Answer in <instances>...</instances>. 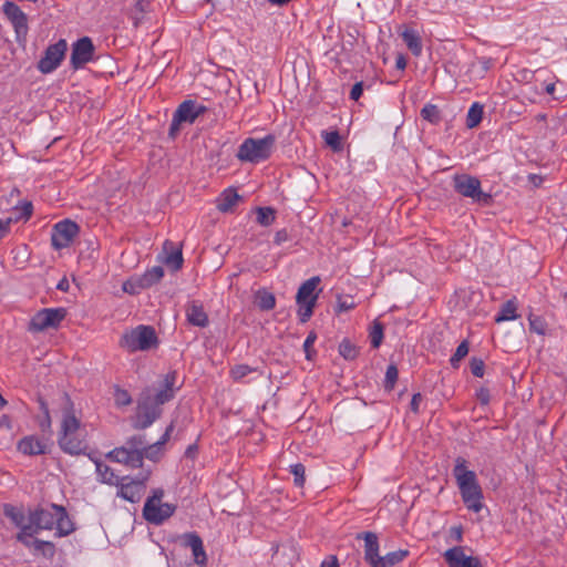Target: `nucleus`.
Wrapping results in <instances>:
<instances>
[{
    "label": "nucleus",
    "mask_w": 567,
    "mask_h": 567,
    "mask_svg": "<svg viewBox=\"0 0 567 567\" xmlns=\"http://www.w3.org/2000/svg\"><path fill=\"white\" fill-rule=\"evenodd\" d=\"M484 362L481 359L472 358L471 359V372L473 375L477 378H482L484 375Z\"/></svg>",
    "instance_id": "09e8293b"
},
{
    "label": "nucleus",
    "mask_w": 567,
    "mask_h": 567,
    "mask_svg": "<svg viewBox=\"0 0 567 567\" xmlns=\"http://www.w3.org/2000/svg\"><path fill=\"white\" fill-rule=\"evenodd\" d=\"M362 92H363V83L357 82L350 91V99L353 101H358L360 99V96L362 95Z\"/></svg>",
    "instance_id": "3c124183"
},
{
    "label": "nucleus",
    "mask_w": 567,
    "mask_h": 567,
    "mask_svg": "<svg viewBox=\"0 0 567 567\" xmlns=\"http://www.w3.org/2000/svg\"><path fill=\"white\" fill-rule=\"evenodd\" d=\"M157 344V336L153 327L140 324L123 333L120 347L128 352L147 351Z\"/></svg>",
    "instance_id": "39448f33"
},
{
    "label": "nucleus",
    "mask_w": 567,
    "mask_h": 567,
    "mask_svg": "<svg viewBox=\"0 0 567 567\" xmlns=\"http://www.w3.org/2000/svg\"><path fill=\"white\" fill-rule=\"evenodd\" d=\"M401 37L412 54L420 56L422 53V41L419 32L413 29H406L402 32Z\"/></svg>",
    "instance_id": "393cba45"
},
{
    "label": "nucleus",
    "mask_w": 567,
    "mask_h": 567,
    "mask_svg": "<svg viewBox=\"0 0 567 567\" xmlns=\"http://www.w3.org/2000/svg\"><path fill=\"white\" fill-rule=\"evenodd\" d=\"M290 473L293 475V482H295V485L298 486V487H302L303 484H305V473H306V467L303 464L301 463H297V464H293L290 466Z\"/></svg>",
    "instance_id": "a18cd8bd"
},
{
    "label": "nucleus",
    "mask_w": 567,
    "mask_h": 567,
    "mask_svg": "<svg viewBox=\"0 0 567 567\" xmlns=\"http://www.w3.org/2000/svg\"><path fill=\"white\" fill-rule=\"evenodd\" d=\"M81 426L80 420L75 416L73 406L70 403V406L63 410L62 421H61V430L59 433L58 443L61 450L71 455L80 454V443L69 441L68 436L72 433H78Z\"/></svg>",
    "instance_id": "1a4fd4ad"
},
{
    "label": "nucleus",
    "mask_w": 567,
    "mask_h": 567,
    "mask_svg": "<svg viewBox=\"0 0 567 567\" xmlns=\"http://www.w3.org/2000/svg\"><path fill=\"white\" fill-rule=\"evenodd\" d=\"M175 383L176 372L172 371L165 375L161 389L155 390L147 386L141 392L133 421L134 429L144 430L151 426L161 416V405L175 396Z\"/></svg>",
    "instance_id": "f257e3e1"
},
{
    "label": "nucleus",
    "mask_w": 567,
    "mask_h": 567,
    "mask_svg": "<svg viewBox=\"0 0 567 567\" xmlns=\"http://www.w3.org/2000/svg\"><path fill=\"white\" fill-rule=\"evenodd\" d=\"M68 440L69 441H75V442H79L80 443V454L85 450L86 445H85V441L80 437L79 435V432L78 433H72L70 436H68Z\"/></svg>",
    "instance_id": "13d9d810"
},
{
    "label": "nucleus",
    "mask_w": 567,
    "mask_h": 567,
    "mask_svg": "<svg viewBox=\"0 0 567 567\" xmlns=\"http://www.w3.org/2000/svg\"><path fill=\"white\" fill-rule=\"evenodd\" d=\"M183 545L192 549L194 561L198 566H205L207 555L204 549L203 540L197 533H185L182 535Z\"/></svg>",
    "instance_id": "6ab92c4d"
},
{
    "label": "nucleus",
    "mask_w": 567,
    "mask_h": 567,
    "mask_svg": "<svg viewBox=\"0 0 567 567\" xmlns=\"http://www.w3.org/2000/svg\"><path fill=\"white\" fill-rule=\"evenodd\" d=\"M186 318L195 327L205 328L208 324V316L197 301H193L186 307Z\"/></svg>",
    "instance_id": "b1692460"
},
{
    "label": "nucleus",
    "mask_w": 567,
    "mask_h": 567,
    "mask_svg": "<svg viewBox=\"0 0 567 567\" xmlns=\"http://www.w3.org/2000/svg\"><path fill=\"white\" fill-rule=\"evenodd\" d=\"M451 532L457 542H460L462 539V528L461 527H452Z\"/></svg>",
    "instance_id": "69168bd1"
},
{
    "label": "nucleus",
    "mask_w": 567,
    "mask_h": 567,
    "mask_svg": "<svg viewBox=\"0 0 567 567\" xmlns=\"http://www.w3.org/2000/svg\"><path fill=\"white\" fill-rule=\"evenodd\" d=\"M316 339H317L316 333H315V332H310V333L307 336V338H306V340H305V342H303V350H305V352H306V358H307L308 360H311V351H310V349H311V347L313 346V343H315Z\"/></svg>",
    "instance_id": "8fccbe9b"
},
{
    "label": "nucleus",
    "mask_w": 567,
    "mask_h": 567,
    "mask_svg": "<svg viewBox=\"0 0 567 567\" xmlns=\"http://www.w3.org/2000/svg\"><path fill=\"white\" fill-rule=\"evenodd\" d=\"M32 213H33V205L31 202H28V200L20 202L14 207V213H13L14 216L11 217L12 221H18L20 219L28 220L32 216Z\"/></svg>",
    "instance_id": "c9c22d12"
},
{
    "label": "nucleus",
    "mask_w": 567,
    "mask_h": 567,
    "mask_svg": "<svg viewBox=\"0 0 567 567\" xmlns=\"http://www.w3.org/2000/svg\"><path fill=\"white\" fill-rule=\"evenodd\" d=\"M449 567H482L477 557L466 556L463 547L455 546L444 553Z\"/></svg>",
    "instance_id": "a211bd4d"
},
{
    "label": "nucleus",
    "mask_w": 567,
    "mask_h": 567,
    "mask_svg": "<svg viewBox=\"0 0 567 567\" xmlns=\"http://www.w3.org/2000/svg\"><path fill=\"white\" fill-rule=\"evenodd\" d=\"M11 427H12V425H11L10 417L8 415H2L0 417V429L11 430Z\"/></svg>",
    "instance_id": "e2e57ef3"
},
{
    "label": "nucleus",
    "mask_w": 567,
    "mask_h": 567,
    "mask_svg": "<svg viewBox=\"0 0 567 567\" xmlns=\"http://www.w3.org/2000/svg\"><path fill=\"white\" fill-rule=\"evenodd\" d=\"M395 66L398 70H401V71H403L406 68V60L403 54L396 55Z\"/></svg>",
    "instance_id": "052dcab7"
},
{
    "label": "nucleus",
    "mask_w": 567,
    "mask_h": 567,
    "mask_svg": "<svg viewBox=\"0 0 567 567\" xmlns=\"http://www.w3.org/2000/svg\"><path fill=\"white\" fill-rule=\"evenodd\" d=\"M545 91L547 94H553L555 92V84L554 83L547 84L545 87Z\"/></svg>",
    "instance_id": "774afa93"
},
{
    "label": "nucleus",
    "mask_w": 567,
    "mask_h": 567,
    "mask_svg": "<svg viewBox=\"0 0 567 567\" xmlns=\"http://www.w3.org/2000/svg\"><path fill=\"white\" fill-rule=\"evenodd\" d=\"M468 349H470L468 348V342L466 340L462 341L457 346L454 354L450 359L451 365L453 368H457L458 367V362L467 355Z\"/></svg>",
    "instance_id": "c03bdc74"
},
{
    "label": "nucleus",
    "mask_w": 567,
    "mask_h": 567,
    "mask_svg": "<svg viewBox=\"0 0 567 567\" xmlns=\"http://www.w3.org/2000/svg\"><path fill=\"white\" fill-rule=\"evenodd\" d=\"M123 290L128 292V293H135V290H134V288H133L131 282H124Z\"/></svg>",
    "instance_id": "338daca9"
},
{
    "label": "nucleus",
    "mask_w": 567,
    "mask_h": 567,
    "mask_svg": "<svg viewBox=\"0 0 567 567\" xmlns=\"http://www.w3.org/2000/svg\"><path fill=\"white\" fill-rule=\"evenodd\" d=\"M399 370L394 363L388 365L384 378V389L386 391H392L398 381Z\"/></svg>",
    "instance_id": "ea45409f"
},
{
    "label": "nucleus",
    "mask_w": 567,
    "mask_h": 567,
    "mask_svg": "<svg viewBox=\"0 0 567 567\" xmlns=\"http://www.w3.org/2000/svg\"><path fill=\"white\" fill-rule=\"evenodd\" d=\"M275 209L271 207H259L257 209V221L262 226H269L275 220Z\"/></svg>",
    "instance_id": "a19ab883"
},
{
    "label": "nucleus",
    "mask_w": 567,
    "mask_h": 567,
    "mask_svg": "<svg viewBox=\"0 0 567 567\" xmlns=\"http://www.w3.org/2000/svg\"><path fill=\"white\" fill-rule=\"evenodd\" d=\"M4 515L8 517L20 530L28 527L29 516L27 517L23 509L12 505L4 506Z\"/></svg>",
    "instance_id": "a878e982"
},
{
    "label": "nucleus",
    "mask_w": 567,
    "mask_h": 567,
    "mask_svg": "<svg viewBox=\"0 0 567 567\" xmlns=\"http://www.w3.org/2000/svg\"><path fill=\"white\" fill-rule=\"evenodd\" d=\"M353 306H354V303H353L352 301H351V302H348L347 300H344V301H341V300H340V301L338 302V309H339V311H348V310L352 309V308H353Z\"/></svg>",
    "instance_id": "680f3d73"
},
{
    "label": "nucleus",
    "mask_w": 567,
    "mask_h": 567,
    "mask_svg": "<svg viewBox=\"0 0 567 567\" xmlns=\"http://www.w3.org/2000/svg\"><path fill=\"white\" fill-rule=\"evenodd\" d=\"M94 44L89 37H83L75 41L72 45L70 64L74 70L83 68L86 63L92 61L94 55Z\"/></svg>",
    "instance_id": "4468645a"
},
{
    "label": "nucleus",
    "mask_w": 567,
    "mask_h": 567,
    "mask_svg": "<svg viewBox=\"0 0 567 567\" xmlns=\"http://www.w3.org/2000/svg\"><path fill=\"white\" fill-rule=\"evenodd\" d=\"M206 107L197 104L195 101L186 100L179 104L174 112L173 120L169 126V135L175 136L182 123H194L195 120L205 113Z\"/></svg>",
    "instance_id": "9b49d317"
},
{
    "label": "nucleus",
    "mask_w": 567,
    "mask_h": 567,
    "mask_svg": "<svg viewBox=\"0 0 567 567\" xmlns=\"http://www.w3.org/2000/svg\"><path fill=\"white\" fill-rule=\"evenodd\" d=\"M466 464L467 462L465 458L457 457L453 468V475L456 480L462 501L466 508L471 512L478 513L484 506L483 491L475 472L467 470Z\"/></svg>",
    "instance_id": "7ed1b4c3"
},
{
    "label": "nucleus",
    "mask_w": 567,
    "mask_h": 567,
    "mask_svg": "<svg viewBox=\"0 0 567 567\" xmlns=\"http://www.w3.org/2000/svg\"><path fill=\"white\" fill-rule=\"evenodd\" d=\"M255 369L249 367L248 364H237L230 370V377L235 381H240L245 377H247L249 373L254 372Z\"/></svg>",
    "instance_id": "49530a36"
},
{
    "label": "nucleus",
    "mask_w": 567,
    "mask_h": 567,
    "mask_svg": "<svg viewBox=\"0 0 567 567\" xmlns=\"http://www.w3.org/2000/svg\"><path fill=\"white\" fill-rule=\"evenodd\" d=\"M41 409L44 413V422L41 423V427L44 429V426L50 427L51 426V417L49 413V409L44 402H41Z\"/></svg>",
    "instance_id": "6e6d98bb"
},
{
    "label": "nucleus",
    "mask_w": 567,
    "mask_h": 567,
    "mask_svg": "<svg viewBox=\"0 0 567 567\" xmlns=\"http://www.w3.org/2000/svg\"><path fill=\"white\" fill-rule=\"evenodd\" d=\"M517 306L514 299L507 300L501 307L499 312L495 317L496 322L515 320L518 316L516 313Z\"/></svg>",
    "instance_id": "7c9ffc66"
},
{
    "label": "nucleus",
    "mask_w": 567,
    "mask_h": 567,
    "mask_svg": "<svg viewBox=\"0 0 567 567\" xmlns=\"http://www.w3.org/2000/svg\"><path fill=\"white\" fill-rule=\"evenodd\" d=\"M364 539V559L371 566L374 567L377 559H380L379 555V540L378 536L372 532H365L363 534Z\"/></svg>",
    "instance_id": "5701e85b"
},
{
    "label": "nucleus",
    "mask_w": 567,
    "mask_h": 567,
    "mask_svg": "<svg viewBox=\"0 0 567 567\" xmlns=\"http://www.w3.org/2000/svg\"><path fill=\"white\" fill-rule=\"evenodd\" d=\"M69 281L66 278H62L58 285H56V289L61 290V291H68L69 290Z\"/></svg>",
    "instance_id": "0e129e2a"
},
{
    "label": "nucleus",
    "mask_w": 567,
    "mask_h": 567,
    "mask_svg": "<svg viewBox=\"0 0 567 567\" xmlns=\"http://www.w3.org/2000/svg\"><path fill=\"white\" fill-rule=\"evenodd\" d=\"M321 136L333 151L339 152L342 150L341 136L338 131H322Z\"/></svg>",
    "instance_id": "58836bf2"
},
{
    "label": "nucleus",
    "mask_w": 567,
    "mask_h": 567,
    "mask_svg": "<svg viewBox=\"0 0 567 567\" xmlns=\"http://www.w3.org/2000/svg\"><path fill=\"white\" fill-rule=\"evenodd\" d=\"M256 302L260 310L269 311L275 308L276 298L274 293L265 289H260L256 292Z\"/></svg>",
    "instance_id": "2f4dec72"
},
{
    "label": "nucleus",
    "mask_w": 567,
    "mask_h": 567,
    "mask_svg": "<svg viewBox=\"0 0 567 567\" xmlns=\"http://www.w3.org/2000/svg\"><path fill=\"white\" fill-rule=\"evenodd\" d=\"M163 252L165 257L163 262L172 270H178L183 266V254L179 247H176L174 243L166 240L163 245Z\"/></svg>",
    "instance_id": "4be33fe9"
},
{
    "label": "nucleus",
    "mask_w": 567,
    "mask_h": 567,
    "mask_svg": "<svg viewBox=\"0 0 567 567\" xmlns=\"http://www.w3.org/2000/svg\"><path fill=\"white\" fill-rule=\"evenodd\" d=\"M483 105L477 102L473 103L466 115V126L468 128L476 127L483 118Z\"/></svg>",
    "instance_id": "72a5a7b5"
},
{
    "label": "nucleus",
    "mask_w": 567,
    "mask_h": 567,
    "mask_svg": "<svg viewBox=\"0 0 567 567\" xmlns=\"http://www.w3.org/2000/svg\"><path fill=\"white\" fill-rule=\"evenodd\" d=\"M164 276V269L161 266H155L145 271L140 279L141 288H148L158 282Z\"/></svg>",
    "instance_id": "c756f323"
},
{
    "label": "nucleus",
    "mask_w": 567,
    "mask_h": 567,
    "mask_svg": "<svg viewBox=\"0 0 567 567\" xmlns=\"http://www.w3.org/2000/svg\"><path fill=\"white\" fill-rule=\"evenodd\" d=\"M408 555L409 550L406 549L388 553L386 555L381 556L380 559L375 560L377 564L374 567H393L400 564Z\"/></svg>",
    "instance_id": "cd10ccee"
},
{
    "label": "nucleus",
    "mask_w": 567,
    "mask_h": 567,
    "mask_svg": "<svg viewBox=\"0 0 567 567\" xmlns=\"http://www.w3.org/2000/svg\"><path fill=\"white\" fill-rule=\"evenodd\" d=\"M239 199L240 196L238 193L235 189L228 188L223 192L218 200L217 208L223 213L229 212L238 203Z\"/></svg>",
    "instance_id": "c85d7f7f"
},
{
    "label": "nucleus",
    "mask_w": 567,
    "mask_h": 567,
    "mask_svg": "<svg viewBox=\"0 0 567 567\" xmlns=\"http://www.w3.org/2000/svg\"><path fill=\"white\" fill-rule=\"evenodd\" d=\"M56 519V512L52 509V504L50 508H37L29 513V524L35 528V532L47 529L51 530L54 527Z\"/></svg>",
    "instance_id": "dca6fc26"
},
{
    "label": "nucleus",
    "mask_w": 567,
    "mask_h": 567,
    "mask_svg": "<svg viewBox=\"0 0 567 567\" xmlns=\"http://www.w3.org/2000/svg\"><path fill=\"white\" fill-rule=\"evenodd\" d=\"M319 284L320 277H311L305 282H302L297 291L296 302L299 307L298 317L300 322L302 323L307 322L313 313V309L316 307V302L318 299V293H316V289Z\"/></svg>",
    "instance_id": "6e6552de"
},
{
    "label": "nucleus",
    "mask_w": 567,
    "mask_h": 567,
    "mask_svg": "<svg viewBox=\"0 0 567 567\" xmlns=\"http://www.w3.org/2000/svg\"><path fill=\"white\" fill-rule=\"evenodd\" d=\"M369 337L372 348H379L383 340V326L380 322L374 321Z\"/></svg>",
    "instance_id": "37998d69"
},
{
    "label": "nucleus",
    "mask_w": 567,
    "mask_h": 567,
    "mask_svg": "<svg viewBox=\"0 0 567 567\" xmlns=\"http://www.w3.org/2000/svg\"><path fill=\"white\" fill-rule=\"evenodd\" d=\"M66 317V309L44 308L39 310L30 320L28 330L31 332H41L47 329H55Z\"/></svg>",
    "instance_id": "9d476101"
},
{
    "label": "nucleus",
    "mask_w": 567,
    "mask_h": 567,
    "mask_svg": "<svg viewBox=\"0 0 567 567\" xmlns=\"http://www.w3.org/2000/svg\"><path fill=\"white\" fill-rule=\"evenodd\" d=\"M164 491L162 488L153 489L151 496L146 498L143 507V517L153 525H161L176 511V505L163 503Z\"/></svg>",
    "instance_id": "0eeeda50"
},
{
    "label": "nucleus",
    "mask_w": 567,
    "mask_h": 567,
    "mask_svg": "<svg viewBox=\"0 0 567 567\" xmlns=\"http://www.w3.org/2000/svg\"><path fill=\"white\" fill-rule=\"evenodd\" d=\"M114 401L118 408L127 406L133 402L128 391L120 388L118 385L114 386Z\"/></svg>",
    "instance_id": "79ce46f5"
},
{
    "label": "nucleus",
    "mask_w": 567,
    "mask_h": 567,
    "mask_svg": "<svg viewBox=\"0 0 567 567\" xmlns=\"http://www.w3.org/2000/svg\"><path fill=\"white\" fill-rule=\"evenodd\" d=\"M288 239V233L286 229L278 230L275 235L274 243L276 245H281L284 241Z\"/></svg>",
    "instance_id": "5fc2aeb1"
},
{
    "label": "nucleus",
    "mask_w": 567,
    "mask_h": 567,
    "mask_svg": "<svg viewBox=\"0 0 567 567\" xmlns=\"http://www.w3.org/2000/svg\"><path fill=\"white\" fill-rule=\"evenodd\" d=\"M38 534L35 532V528L31 525H28V527L22 528V530H19V533L16 536V539L28 548H32L34 550V539L31 538Z\"/></svg>",
    "instance_id": "4c0bfd02"
},
{
    "label": "nucleus",
    "mask_w": 567,
    "mask_h": 567,
    "mask_svg": "<svg viewBox=\"0 0 567 567\" xmlns=\"http://www.w3.org/2000/svg\"><path fill=\"white\" fill-rule=\"evenodd\" d=\"M453 188L463 197L470 198L472 203L487 206L492 203V195L482 189L481 181L468 174H456L453 176Z\"/></svg>",
    "instance_id": "423d86ee"
},
{
    "label": "nucleus",
    "mask_w": 567,
    "mask_h": 567,
    "mask_svg": "<svg viewBox=\"0 0 567 567\" xmlns=\"http://www.w3.org/2000/svg\"><path fill=\"white\" fill-rule=\"evenodd\" d=\"M3 13L11 22L18 35H25L28 32L27 14L14 2L7 1L3 3Z\"/></svg>",
    "instance_id": "f3484780"
},
{
    "label": "nucleus",
    "mask_w": 567,
    "mask_h": 567,
    "mask_svg": "<svg viewBox=\"0 0 567 567\" xmlns=\"http://www.w3.org/2000/svg\"><path fill=\"white\" fill-rule=\"evenodd\" d=\"M68 43L64 39H60L54 44L49 45L44 55L38 62V70L43 74L52 73L56 70L65 56Z\"/></svg>",
    "instance_id": "f8f14e48"
},
{
    "label": "nucleus",
    "mask_w": 567,
    "mask_h": 567,
    "mask_svg": "<svg viewBox=\"0 0 567 567\" xmlns=\"http://www.w3.org/2000/svg\"><path fill=\"white\" fill-rule=\"evenodd\" d=\"M52 509L56 512V519L54 524L56 529L55 535L58 537H64L73 533L75 529L74 524L69 517L66 509L63 506L56 504H52Z\"/></svg>",
    "instance_id": "aec40b11"
},
{
    "label": "nucleus",
    "mask_w": 567,
    "mask_h": 567,
    "mask_svg": "<svg viewBox=\"0 0 567 567\" xmlns=\"http://www.w3.org/2000/svg\"><path fill=\"white\" fill-rule=\"evenodd\" d=\"M17 449L24 455H41L47 453V444L34 435L21 439L18 442Z\"/></svg>",
    "instance_id": "412c9836"
},
{
    "label": "nucleus",
    "mask_w": 567,
    "mask_h": 567,
    "mask_svg": "<svg viewBox=\"0 0 567 567\" xmlns=\"http://www.w3.org/2000/svg\"><path fill=\"white\" fill-rule=\"evenodd\" d=\"M34 554L42 555L45 558H53L55 555V545L52 542L34 539Z\"/></svg>",
    "instance_id": "f704fd0d"
},
{
    "label": "nucleus",
    "mask_w": 567,
    "mask_h": 567,
    "mask_svg": "<svg viewBox=\"0 0 567 567\" xmlns=\"http://www.w3.org/2000/svg\"><path fill=\"white\" fill-rule=\"evenodd\" d=\"M276 137L268 134L262 138H246L237 151V158L241 162L260 163L270 157L275 147Z\"/></svg>",
    "instance_id": "20e7f679"
},
{
    "label": "nucleus",
    "mask_w": 567,
    "mask_h": 567,
    "mask_svg": "<svg viewBox=\"0 0 567 567\" xmlns=\"http://www.w3.org/2000/svg\"><path fill=\"white\" fill-rule=\"evenodd\" d=\"M422 395L421 393H415L413 394L412 396V400L410 402V409L413 413L417 414L419 413V406H420V403L422 402Z\"/></svg>",
    "instance_id": "603ef678"
},
{
    "label": "nucleus",
    "mask_w": 567,
    "mask_h": 567,
    "mask_svg": "<svg viewBox=\"0 0 567 567\" xmlns=\"http://www.w3.org/2000/svg\"><path fill=\"white\" fill-rule=\"evenodd\" d=\"M79 226L76 223L65 219L54 225L51 243L55 249H63L71 245L74 237L78 235Z\"/></svg>",
    "instance_id": "ddd939ff"
},
{
    "label": "nucleus",
    "mask_w": 567,
    "mask_h": 567,
    "mask_svg": "<svg viewBox=\"0 0 567 567\" xmlns=\"http://www.w3.org/2000/svg\"><path fill=\"white\" fill-rule=\"evenodd\" d=\"M172 431L173 424L168 425L162 437L153 444H147L145 435H133L126 440L123 446L110 451L106 457L131 468H140L143 466L144 458L151 461L159 458L162 447L168 441Z\"/></svg>",
    "instance_id": "f03ea898"
},
{
    "label": "nucleus",
    "mask_w": 567,
    "mask_h": 567,
    "mask_svg": "<svg viewBox=\"0 0 567 567\" xmlns=\"http://www.w3.org/2000/svg\"><path fill=\"white\" fill-rule=\"evenodd\" d=\"M12 218H8L7 220L0 219V239H2L9 233Z\"/></svg>",
    "instance_id": "864d4df0"
},
{
    "label": "nucleus",
    "mask_w": 567,
    "mask_h": 567,
    "mask_svg": "<svg viewBox=\"0 0 567 567\" xmlns=\"http://www.w3.org/2000/svg\"><path fill=\"white\" fill-rule=\"evenodd\" d=\"M127 478L128 477H122L120 480V485H116L118 487L116 495L127 502L137 503L145 493L148 475L124 483Z\"/></svg>",
    "instance_id": "2eb2a0df"
},
{
    "label": "nucleus",
    "mask_w": 567,
    "mask_h": 567,
    "mask_svg": "<svg viewBox=\"0 0 567 567\" xmlns=\"http://www.w3.org/2000/svg\"><path fill=\"white\" fill-rule=\"evenodd\" d=\"M529 328L532 331L536 332L537 334L544 336L546 333V323L544 320L539 317H529Z\"/></svg>",
    "instance_id": "de8ad7c7"
},
{
    "label": "nucleus",
    "mask_w": 567,
    "mask_h": 567,
    "mask_svg": "<svg viewBox=\"0 0 567 567\" xmlns=\"http://www.w3.org/2000/svg\"><path fill=\"white\" fill-rule=\"evenodd\" d=\"M339 354L343 359L352 361L358 357L359 349L349 339H343L339 344Z\"/></svg>",
    "instance_id": "e433bc0d"
},
{
    "label": "nucleus",
    "mask_w": 567,
    "mask_h": 567,
    "mask_svg": "<svg viewBox=\"0 0 567 567\" xmlns=\"http://www.w3.org/2000/svg\"><path fill=\"white\" fill-rule=\"evenodd\" d=\"M320 567H339L338 559L336 556L327 557L320 565Z\"/></svg>",
    "instance_id": "bf43d9fd"
},
{
    "label": "nucleus",
    "mask_w": 567,
    "mask_h": 567,
    "mask_svg": "<svg viewBox=\"0 0 567 567\" xmlns=\"http://www.w3.org/2000/svg\"><path fill=\"white\" fill-rule=\"evenodd\" d=\"M420 115L424 121H427L429 123H431L433 125H437L442 121L441 111L437 107V105H435V104H431V103L425 104L422 107Z\"/></svg>",
    "instance_id": "473e14b6"
},
{
    "label": "nucleus",
    "mask_w": 567,
    "mask_h": 567,
    "mask_svg": "<svg viewBox=\"0 0 567 567\" xmlns=\"http://www.w3.org/2000/svg\"><path fill=\"white\" fill-rule=\"evenodd\" d=\"M96 466V473L101 480V482L109 484V485H120V480L122 477H118L115 475L114 471L106 464L102 463L99 460L94 461Z\"/></svg>",
    "instance_id": "bb28decb"
},
{
    "label": "nucleus",
    "mask_w": 567,
    "mask_h": 567,
    "mask_svg": "<svg viewBox=\"0 0 567 567\" xmlns=\"http://www.w3.org/2000/svg\"><path fill=\"white\" fill-rule=\"evenodd\" d=\"M477 399L482 404H488L491 395L487 389L482 388L477 393Z\"/></svg>",
    "instance_id": "4d7b16f0"
}]
</instances>
